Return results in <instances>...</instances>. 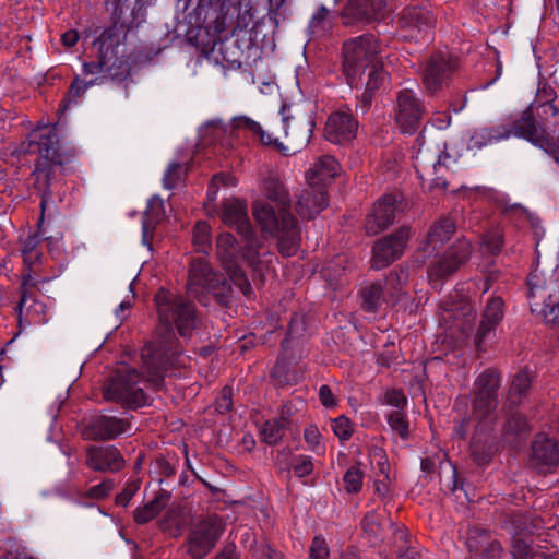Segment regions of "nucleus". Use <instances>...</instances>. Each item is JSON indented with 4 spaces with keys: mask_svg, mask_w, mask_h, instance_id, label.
I'll use <instances>...</instances> for the list:
<instances>
[{
    "mask_svg": "<svg viewBox=\"0 0 559 559\" xmlns=\"http://www.w3.org/2000/svg\"><path fill=\"white\" fill-rule=\"evenodd\" d=\"M223 531V521L217 515H209L198 521L188 537L190 556L195 559L204 558L214 548Z\"/></svg>",
    "mask_w": 559,
    "mask_h": 559,
    "instance_id": "nucleus-9",
    "label": "nucleus"
},
{
    "mask_svg": "<svg viewBox=\"0 0 559 559\" xmlns=\"http://www.w3.org/2000/svg\"><path fill=\"white\" fill-rule=\"evenodd\" d=\"M61 40L66 47H72L79 40V33L75 29H70L61 36Z\"/></svg>",
    "mask_w": 559,
    "mask_h": 559,
    "instance_id": "nucleus-61",
    "label": "nucleus"
},
{
    "mask_svg": "<svg viewBox=\"0 0 559 559\" xmlns=\"http://www.w3.org/2000/svg\"><path fill=\"white\" fill-rule=\"evenodd\" d=\"M451 159L444 143L441 146H421L415 156L414 167L423 185L427 183L429 188H445L444 175Z\"/></svg>",
    "mask_w": 559,
    "mask_h": 559,
    "instance_id": "nucleus-6",
    "label": "nucleus"
},
{
    "mask_svg": "<svg viewBox=\"0 0 559 559\" xmlns=\"http://www.w3.org/2000/svg\"><path fill=\"white\" fill-rule=\"evenodd\" d=\"M310 559H329L330 549L328 547L326 540L322 536H316L312 539L310 549H309Z\"/></svg>",
    "mask_w": 559,
    "mask_h": 559,
    "instance_id": "nucleus-49",
    "label": "nucleus"
},
{
    "mask_svg": "<svg viewBox=\"0 0 559 559\" xmlns=\"http://www.w3.org/2000/svg\"><path fill=\"white\" fill-rule=\"evenodd\" d=\"M471 253V245L466 240H459L441 258L432 261L428 269L431 282L443 278L455 272L467 260Z\"/></svg>",
    "mask_w": 559,
    "mask_h": 559,
    "instance_id": "nucleus-17",
    "label": "nucleus"
},
{
    "mask_svg": "<svg viewBox=\"0 0 559 559\" xmlns=\"http://www.w3.org/2000/svg\"><path fill=\"white\" fill-rule=\"evenodd\" d=\"M231 408V390L224 388L216 400V411L225 413Z\"/></svg>",
    "mask_w": 559,
    "mask_h": 559,
    "instance_id": "nucleus-55",
    "label": "nucleus"
},
{
    "mask_svg": "<svg viewBox=\"0 0 559 559\" xmlns=\"http://www.w3.org/2000/svg\"><path fill=\"white\" fill-rule=\"evenodd\" d=\"M183 174L182 166L178 163H171L167 168L164 178L163 185L165 189H173L177 182L181 179Z\"/></svg>",
    "mask_w": 559,
    "mask_h": 559,
    "instance_id": "nucleus-50",
    "label": "nucleus"
},
{
    "mask_svg": "<svg viewBox=\"0 0 559 559\" xmlns=\"http://www.w3.org/2000/svg\"><path fill=\"white\" fill-rule=\"evenodd\" d=\"M235 243L236 241L233 235L222 233L216 241L217 257L233 283L237 285L245 295L249 296L251 294V286L238 264L240 253Z\"/></svg>",
    "mask_w": 559,
    "mask_h": 559,
    "instance_id": "nucleus-12",
    "label": "nucleus"
},
{
    "mask_svg": "<svg viewBox=\"0 0 559 559\" xmlns=\"http://www.w3.org/2000/svg\"><path fill=\"white\" fill-rule=\"evenodd\" d=\"M98 78H95V79H91V80H81L80 78H76L71 87H70V91H69V95L68 97L64 99L66 104H64V108L66 109L68 107V105L71 103V102H76V99L84 94V92L97 84L98 82Z\"/></svg>",
    "mask_w": 559,
    "mask_h": 559,
    "instance_id": "nucleus-41",
    "label": "nucleus"
},
{
    "mask_svg": "<svg viewBox=\"0 0 559 559\" xmlns=\"http://www.w3.org/2000/svg\"><path fill=\"white\" fill-rule=\"evenodd\" d=\"M221 218L225 225L236 228L242 236L247 250L241 257L253 264L257 257V241L252 238L246 204L239 200H227L223 205Z\"/></svg>",
    "mask_w": 559,
    "mask_h": 559,
    "instance_id": "nucleus-10",
    "label": "nucleus"
},
{
    "mask_svg": "<svg viewBox=\"0 0 559 559\" xmlns=\"http://www.w3.org/2000/svg\"><path fill=\"white\" fill-rule=\"evenodd\" d=\"M452 70L453 64L450 58L441 53L432 56L427 62L423 76L426 90L433 93L441 88Z\"/></svg>",
    "mask_w": 559,
    "mask_h": 559,
    "instance_id": "nucleus-25",
    "label": "nucleus"
},
{
    "mask_svg": "<svg viewBox=\"0 0 559 559\" xmlns=\"http://www.w3.org/2000/svg\"><path fill=\"white\" fill-rule=\"evenodd\" d=\"M122 39H124V35L119 33L116 28L105 31L94 43L98 46L99 61L97 63H83L82 74L88 76L104 73L106 69H108L110 61L118 57V48Z\"/></svg>",
    "mask_w": 559,
    "mask_h": 559,
    "instance_id": "nucleus-15",
    "label": "nucleus"
},
{
    "mask_svg": "<svg viewBox=\"0 0 559 559\" xmlns=\"http://www.w3.org/2000/svg\"><path fill=\"white\" fill-rule=\"evenodd\" d=\"M536 123L531 111L526 110L519 119L493 127L475 128L467 141L468 150H481L487 145L510 139L511 136L536 141Z\"/></svg>",
    "mask_w": 559,
    "mask_h": 559,
    "instance_id": "nucleus-4",
    "label": "nucleus"
},
{
    "mask_svg": "<svg viewBox=\"0 0 559 559\" xmlns=\"http://www.w3.org/2000/svg\"><path fill=\"white\" fill-rule=\"evenodd\" d=\"M531 309L551 328H559V253L550 271L534 269L527 277Z\"/></svg>",
    "mask_w": 559,
    "mask_h": 559,
    "instance_id": "nucleus-1",
    "label": "nucleus"
},
{
    "mask_svg": "<svg viewBox=\"0 0 559 559\" xmlns=\"http://www.w3.org/2000/svg\"><path fill=\"white\" fill-rule=\"evenodd\" d=\"M140 382L141 377L135 369L119 371L105 388L104 397L132 407L142 406L146 400Z\"/></svg>",
    "mask_w": 559,
    "mask_h": 559,
    "instance_id": "nucleus-7",
    "label": "nucleus"
},
{
    "mask_svg": "<svg viewBox=\"0 0 559 559\" xmlns=\"http://www.w3.org/2000/svg\"><path fill=\"white\" fill-rule=\"evenodd\" d=\"M404 548V544L399 549V559H421L420 554L413 547Z\"/></svg>",
    "mask_w": 559,
    "mask_h": 559,
    "instance_id": "nucleus-60",
    "label": "nucleus"
},
{
    "mask_svg": "<svg viewBox=\"0 0 559 559\" xmlns=\"http://www.w3.org/2000/svg\"><path fill=\"white\" fill-rule=\"evenodd\" d=\"M155 305L159 321L167 329L175 326L181 336H188L194 328L193 306L182 296L160 288L155 295Z\"/></svg>",
    "mask_w": 559,
    "mask_h": 559,
    "instance_id": "nucleus-5",
    "label": "nucleus"
},
{
    "mask_svg": "<svg viewBox=\"0 0 559 559\" xmlns=\"http://www.w3.org/2000/svg\"><path fill=\"white\" fill-rule=\"evenodd\" d=\"M112 489L114 483L109 479H106L98 485L92 486L86 491V497L91 499H103L107 497Z\"/></svg>",
    "mask_w": 559,
    "mask_h": 559,
    "instance_id": "nucleus-53",
    "label": "nucleus"
},
{
    "mask_svg": "<svg viewBox=\"0 0 559 559\" xmlns=\"http://www.w3.org/2000/svg\"><path fill=\"white\" fill-rule=\"evenodd\" d=\"M531 385V377L527 371L519 372L513 379L510 388L512 395H522L525 393Z\"/></svg>",
    "mask_w": 559,
    "mask_h": 559,
    "instance_id": "nucleus-51",
    "label": "nucleus"
},
{
    "mask_svg": "<svg viewBox=\"0 0 559 559\" xmlns=\"http://www.w3.org/2000/svg\"><path fill=\"white\" fill-rule=\"evenodd\" d=\"M527 428V423L524 417L521 415H514L510 419H508L506 429L508 431H513L515 433L525 430Z\"/></svg>",
    "mask_w": 559,
    "mask_h": 559,
    "instance_id": "nucleus-57",
    "label": "nucleus"
},
{
    "mask_svg": "<svg viewBox=\"0 0 559 559\" xmlns=\"http://www.w3.org/2000/svg\"><path fill=\"white\" fill-rule=\"evenodd\" d=\"M388 78V72L383 69L382 59L366 67V72L362 75V79L358 81V84L364 83L365 86L364 92L358 97V109L362 112L369 109L374 92L385 85Z\"/></svg>",
    "mask_w": 559,
    "mask_h": 559,
    "instance_id": "nucleus-20",
    "label": "nucleus"
},
{
    "mask_svg": "<svg viewBox=\"0 0 559 559\" xmlns=\"http://www.w3.org/2000/svg\"><path fill=\"white\" fill-rule=\"evenodd\" d=\"M139 486L136 484L128 485L121 493L116 497V503L122 507L128 506L134 493L136 492Z\"/></svg>",
    "mask_w": 559,
    "mask_h": 559,
    "instance_id": "nucleus-56",
    "label": "nucleus"
},
{
    "mask_svg": "<svg viewBox=\"0 0 559 559\" xmlns=\"http://www.w3.org/2000/svg\"><path fill=\"white\" fill-rule=\"evenodd\" d=\"M86 465L98 472H118L124 466V460L114 447L90 448Z\"/></svg>",
    "mask_w": 559,
    "mask_h": 559,
    "instance_id": "nucleus-26",
    "label": "nucleus"
},
{
    "mask_svg": "<svg viewBox=\"0 0 559 559\" xmlns=\"http://www.w3.org/2000/svg\"><path fill=\"white\" fill-rule=\"evenodd\" d=\"M206 126L217 127L224 132H227L229 129L248 131L252 135L257 136L262 144H273V136L267 131L263 130L259 122L248 116L234 117L229 124L224 123L222 119H213L209 121Z\"/></svg>",
    "mask_w": 559,
    "mask_h": 559,
    "instance_id": "nucleus-28",
    "label": "nucleus"
},
{
    "mask_svg": "<svg viewBox=\"0 0 559 559\" xmlns=\"http://www.w3.org/2000/svg\"><path fill=\"white\" fill-rule=\"evenodd\" d=\"M357 129L358 122L349 112L336 111L328 118L324 134L328 141L340 144L353 140Z\"/></svg>",
    "mask_w": 559,
    "mask_h": 559,
    "instance_id": "nucleus-21",
    "label": "nucleus"
},
{
    "mask_svg": "<svg viewBox=\"0 0 559 559\" xmlns=\"http://www.w3.org/2000/svg\"><path fill=\"white\" fill-rule=\"evenodd\" d=\"M219 185L234 187V186H236V178L234 176H231V175H228V174L215 175L212 178V181H211V183L209 186V195L212 199H215L216 192H217V189H218Z\"/></svg>",
    "mask_w": 559,
    "mask_h": 559,
    "instance_id": "nucleus-52",
    "label": "nucleus"
},
{
    "mask_svg": "<svg viewBox=\"0 0 559 559\" xmlns=\"http://www.w3.org/2000/svg\"><path fill=\"white\" fill-rule=\"evenodd\" d=\"M4 559H33L24 550L10 551Z\"/></svg>",
    "mask_w": 559,
    "mask_h": 559,
    "instance_id": "nucleus-64",
    "label": "nucleus"
},
{
    "mask_svg": "<svg viewBox=\"0 0 559 559\" xmlns=\"http://www.w3.org/2000/svg\"><path fill=\"white\" fill-rule=\"evenodd\" d=\"M500 378L497 372L487 370L478 376L475 381V397L473 420L490 423L493 419V411L497 406Z\"/></svg>",
    "mask_w": 559,
    "mask_h": 559,
    "instance_id": "nucleus-8",
    "label": "nucleus"
},
{
    "mask_svg": "<svg viewBox=\"0 0 559 559\" xmlns=\"http://www.w3.org/2000/svg\"><path fill=\"white\" fill-rule=\"evenodd\" d=\"M31 145L37 146V152L41 158L49 163H60L58 154V134L56 128H44L34 131Z\"/></svg>",
    "mask_w": 559,
    "mask_h": 559,
    "instance_id": "nucleus-29",
    "label": "nucleus"
},
{
    "mask_svg": "<svg viewBox=\"0 0 559 559\" xmlns=\"http://www.w3.org/2000/svg\"><path fill=\"white\" fill-rule=\"evenodd\" d=\"M386 12L385 0H352L344 9L345 23L355 21H380Z\"/></svg>",
    "mask_w": 559,
    "mask_h": 559,
    "instance_id": "nucleus-23",
    "label": "nucleus"
},
{
    "mask_svg": "<svg viewBox=\"0 0 559 559\" xmlns=\"http://www.w3.org/2000/svg\"><path fill=\"white\" fill-rule=\"evenodd\" d=\"M283 121L287 143L284 145L277 139L273 138V144L270 146L276 147L286 155L295 154L309 143L314 122L311 118H305L302 120L284 118Z\"/></svg>",
    "mask_w": 559,
    "mask_h": 559,
    "instance_id": "nucleus-13",
    "label": "nucleus"
},
{
    "mask_svg": "<svg viewBox=\"0 0 559 559\" xmlns=\"http://www.w3.org/2000/svg\"><path fill=\"white\" fill-rule=\"evenodd\" d=\"M536 141H530L534 145L543 148L547 154L551 155L559 165V142H555L548 138L545 130L536 126Z\"/></svg>",
    "mask_w": 559,
    "mask_h": 559,
    "instance_id": "nucleus-40",
    "label": "nucleus"
},
{
    "mask_svg": "<svg viewBox=\"0 0 559 559\" xmlns=\"http://www.w3.org/2000/svg\"><path fill=\"white\" fill-rule=\"evenodd\" d=\"M265 192L267 199L278 207V211L283 214V224L284 226H289V241L290 247H285V239L282 240L283 254L290 257L293 255L298 247L300 240V233L298 228V223L295 217L288 212L289 199L287 191L284 186L275 179H270L265 183Z\"/></svg>",
    "mask_w": 559,
    "mask_h": 559,
    "instance_id": "nucleus-11",
    "label": "nucleus"
},
{
    "mask_svg": "<svg viewBox=\"0 0 559 559\" xmlns=\"http://www.w3.org/2000/svg\"><path fill=\"white\" fill-rule=\"evenodd\" d=\"M287 420L285 418H278L265 421L260 430L263 441L267 444L277 443L284 436Z\"/></svg>",
    "mask_w": 559,
    "mask_h": 559,
    "instance_id": "nucleus-37",
    "label": "nucleus"
},
{
    "mask_svg": "<svg viewBox=\"0 0 559 559\" xmlns=\"http://www.w3.org/2000/svg\"><path fill=\"white\" fill-rule=\"evenodd\" d=\"M290 468L297 477H305L312 473L313 463L310 456L298 455L292 460Z\"/></svg>",
    "mask_w": 559,
    "mask_h": 559,
    "instance_id": "nucleus-46",
    "label": "nucleus"
},
{
    "mask_svg": "<svg viewBox=\"0 0 559 559\" xmlns=\"http://www.w3.org/2000/svg\"><path fill=\"white\" fill-rule=\"evenodd\" d=\"M309 29L313 36L321 37L329 34L332 29V22L329 17V11L321 7L312 16Z\"/></svg>",
    "mask_w": 559,
    "mask_h": 559,
    "instance_id": "nucleus-38",
    "label": "nucleus"
},
{
    "mask_svg": "<svg viewBox=\"0 0 559 559\" xmlns=\"http://www.w3.org/2000/svg\"><path fill=\"white\" fill-rule=\"evenodd\" d=\"M216 280L215 274L209 263L203 259H197L192 262L190 267V276L188 282V289L191 294H199V289H212L215 287Z\"/></svg>",
    "mask_w": 559,
    "mask_h": 559,
    "instance_id": "nucleus-31",
    "label": "nucleus"
},
{
    "mask_svg": "<svg viewBox=\"0 0 559 559\" xmlns=\"http://www.w3.org/2000/svg\"><path fill=\"white\" fill-rule=\"evenodd\" d=\"M408 237V228H401L395 234L379 240L372 249V267L380 270L399 259Z\"/></svg>",
    "mask_w": 559,
    "mask_h": 559,
    "instance_id": "nucleus-18",
    "label": "nucleus"
},
{
    "mask_svg": "<svg viewBox=\"0 0 559 559\" xmlns=\"http://www.w3.org/2000/svg\"><path fill=\"white\" fill-rule=\"evenodd\" d=\"M503 301L501 298H492L486 306L484 317L477 333V342L480 343L503 317Z\"/></svg>",
    "mask_w": 559,
    "mask_h": 559,
    "instance_id": "nucleus-33",
    "label": "nucleus"
},
{
    "mask_svg": "<svg viewBox=\"0 0 559 559\" xmlns=\"http://www.w3.org/2000/svg\"><path fill=\"white\" fill-rule=\"evenodd\" d=\"M142 359L146 368L147 381L158 385L163 378L164 367L162 362L156 360L153 345H147L143 348Z\"/></svg>",
    "mask_w": 559,
    "mask_h": 559,
    "instance_id": "nucleus-35",
    "label": "nucleus"
},
{
    "mask_svg": "<svg viewBox=\"0 0 559 559\" xmlns=\"http://www.w3.org/2000/svg\"><path fill=\"white\" fill-rule=\"evenodd\" d=\"M165 217V205L163 199L157 195L152 197L147 202V207L142 221V241L148 245V237L152 235L155 226Z\"/></svg>",
    "mask_w": 559,
    "mask_h": 559,
    "instance_id": "nucleus-32",
    "label": "nucleus"
},
{
    "mask_svg": "<svg viewBox=\"0 0 559 559\" xmlns=\"http://www.w3.org/2000/svg\"><path fill=\"white\" fill-rule=\"evenodd\" d=\"M424 114L423 106L416 94L411 90L399 93L395 107V122L401 132L414 133Z\"/></svg>",
    "mask_w": 559,
    "mask_h": 559,
    "instance_id": "nucleus-14",
    "label": "nucleus"
},
{
    "mask_svg": "<svg viewBox=\"0 0 559 559\" xmlns=\"http://www.w3.org/2000/svg\"><path fill=\"white\" fill-rule=\"evenodd\" d=\"M433 24L431 12L425 8L407 7L399 17L401 36L409 40H418Z\"/></svg>",
    "mask_w": 559,
    "mask_h": 559,
    "instance_id": "nucleus-19",
    "label": "nucleus"
},
{
    "mask_svg": "<svg viewBox=\"0 0 559 559\" xmlns=\"http://www.w3.org/2000/svg\"><path fill=\"white\" fill-rule=\"evenodd\" d=\"M128 428L129 423L126 419L116 416L100 415L88 424L85 436L100 440L114 439L126 432Z\"/></svg>",
    "mask_w": 559,
    "mask_h": 559,
    "instance_id": "nucleus-27",
    "label": "nucleus"
},
{
    "mask_svg": "<svg viewBox=\"0 0 559 559\" xmlns=\"http://www.w3.org/2000/svg\"><path fill=\"white\" fill-rule=\"evenodd\" d=\"M452 121L451 115L445 114L443 117H438L432 120V124L439 129L444 130L450 127Z\"/></svg>",
    "mask_w": 559,
    "mask_h": 559,
    "instance_id": "nucleus-62",
    "label": "nucleus"
},
{
    "mask_svg": "<svg viewBox=\"0 0 559 559\" xmlns=\"http://www.w3.org/2000/svg\"><path fill=\"white\" fill-rule=\"evenodd\" d=\"M253 215L262 230L278 238V247L283 253L282 240L285 239V247H290L289 226H284L283 214L276 205L267 202H257L253 207Z\"/></svg>",
    "mask_w": 559,
    "mask_h": 559,
    "instance_id": "nucleus-16",
    "label": "nucleus"
},
{
    "mask_svg": "<svg viewBox=\"0 0 559 559\" xmlns=\"http://www.w3.org/2000/svg\"><path fill=\"white\" fill-rule=\"evenodd\" d=\"M388 423L392 430L399 433L402 439H406L408 435V425L404 414L396 409L388 415Z\"/></svg>",
    "mask_w": 559,
    "mask_h": 559,
    "instance_id": "nucleus-45",
    "label": "nucleus"
},
{
    "mask_svg": "<svg viewBox=\"0 0 559 559\" xmlns=\"http://www.w3.org/2000/svg\"><path fill=\"white\" fill-rule=\"evenodd\" d=\"M481 248L491 255L499 253L502 248L501 231L498 228L488 231L483 238Z\"/></svg>",
    "mask_w": 559,
    "mask_h": 559,
    "instance_id": "nucleus-43",
    "label": "nucleus"
},
{
    "mask_svg": "<svg viewBox=\"0 0 559 559\" xmlns=\"http://www.w3.org/2000/svg\"><path fill=\"white\" fill-rule=\"evenodd\" d=\"M532 465L545 473L559 464V443L546 436H538L532 445Z\"/></svg>",
    "mask_w": 559,
    "mask_h": 559,
    "instance_id": "nucleus-24",
    "label": "nucleus"
},
{
    "mask_svg": "<svg viewBox=\"0 0 559 559\" xmlns=\"http://www.w3.org/2000/svg\"><path fill=\"white\" fill-rule=\"evenodd\" d=\"M340 173L338 162L331 155L319 157L306 173V181L310 189H318L313 195V205L309 200L313 191L300 194L297 202V212L300 216L312 218L328 206L326 187Z\"/></svg>",
    "mask_w": 559,
    "mask_h": 559,
    "instance_id": "nucleus-2",
    "label": "nucleus"
},
{
    "mask_svg": "<svg viewBox=\"0 0 559 559\" xmlns=\"http://www.w3.org/2000/svg\"><path fill=\"white\" fill-rule=\"evenodd\" d=\"M454 233V223L450 218H442L433 224L428 233L426 240L420 246V251L425 257L437 252Z\"/></svg>",
    "mask_w": 559,
    "mask_h": 559,
    "instance_id": "nucleus-30",
    "label": "nucleus"
},
{
    "mask_svg": "<svg viewBox=\"0 0 559 559\" xmlns=\"http://www.w3.org/2000/svg\"><path fill=\"white\" fill-rule=\"evenodd\" d=\"M319 397L321 403L329 408L336 406V400L334 394L329 385H322L319 389Z\"/></svg>",
    "mask_w": 559,
    "mask_h": 559,
    "instance_id": "nucleus-58",
    "label": "nucleus"
},
{
    "mask_svg": "<svg viewBox=\"0 0 559 559\" xmlns=\"http://www.w3.org/2000/svg\"><path fill=\"white\" fill-rule=\"evenodd\" d=\"M168 500L169 495L166 491L158 492L153 500L134 511L135 522L139 524L150 522L162 512Z\"/></svg>",
    "mask_w": 559,
    "mask_h": 559,
    "instance_id": "nucleus-34",
    "label": "nucleus"
},
{
    "mask_svg": "<svg viewBox=\"0 0 559 559\" xmlns=\"http://www.w3.org/2000/svg\"><path fill=\"white\" fill-rule=\"evenodd\" d=\"M193 245L200 252H206L211 247V227L206 222H198L193 229Z\"/></svg>",
    "mask_w": 559,
    "mask_h": 559,
    "instance_id": "nucleus-39",
    "label": "nucleus"
},
{
    "mask_svg": "<svg viewBox=\"0 0 559 559\" xmlns=\"http://www.w3.org/2000/svg\"><path fill=\"white\" fill-rule=\"evenodd\" d=\"M131 300H122L118 308L116 309V316L119 320H123L126 318L124 312L131 308Z\"/></svg>",
    "mask_w": 559,
    "mask_h": 559,
    "instance_id": "nucleus-63",
    "label": "nucleus"
},
{
    "mask_svg": "<svg viewBox=\"0 0 559 559\" xmlns=\"http://www.w3.org/2000/svg\"><path fill=\"white\" fill-rule=\"evenodd\" d=\"M383 46L372 34H364L343 45V72L350 86H358L366 67L382 59Z\"/></svg>",
    "mask_w": 559,
    "mask_h": 559,
    "instance_id": "nucleus-3",
    "label": "nucleus"
},
{
    "mask_svg": "<svg viewBox=\"0 0 559 559\" xmlns=\"http://www.w3.org/2000/svg\"><path fill=\"white\" fill-rule=\"evenodd\" d=\"M343 481L347 492H358L362 486V472L358 466H352L346 471Z\"/></svg>",
    "mask_w": 559,
    "mask_h": 559,
    "instance_id": "nucleus-42",
    "label": "nucleus"
},
{
    "mask_svg": "<svg viewBox=\"0 0 559 559\" xmlns=\"http://www.w3.org/2000/svg\"><path fill=\"white\" fill-rule=\"evenodd\" d=\"M364 528L367 533L377 536L380 531V525L373 515H368L364 520Z\"/></svg>",
    "mask_w": 559,
    "mask_h": 559,
    "instance_id": "nucleus-59",
    "label": "nucleus"
},
{
    "mask_svg": "<svg viewBox=\"0 0 559 559\" xmlns=\"http://www.w3.org/2000/svg\"><path fill=\"white\" fill-rule=\"evenodd\" d=\"M385 403L401 411L407 403L406 396L403 391L392 389L386 391L384 396Z\"/></svg>",
    "mask_w": 559,
    "mask_h": 559,
    "instance_id": "nucleus-54",
    "label": "nucleus"
},
{
    "mask_svg": "<svg viewBox=\"0 0 559 559\" xmlns=\"http://www.w3.org/2000/svg\"><path fill=\"white\" fill-rule=\"evenodd\" d=\"M396 199L392 195H384L379 199L366 218V231L377 235L393 224Z\"/></svg>",
    "mask_w": 559,
    "mask_h": 559,
    "instance_id": "nucleus-22",
    "label": "nucleus"
},
{
    "mask_svg": "<svg viewBox=\"0 0 559 559\" xmlns=\"http://www.w3.org/2000/svg\"><path fill=\"white\" fill-rule=\"evenodd\" d=\"M304 438L311 451L323 454L324 447L321 444L322 436L317 426H309L305 429Z\"/></svg>",
    "mask_w": 559,
    "mask_h": 559,
    "instance_id": "nucleus-48",
    "label": "nucleus"
},
{
    "mask_svg": "<svg viewBox=\"0 0 559 559\" xmlns=\"http://www.w3.org/2000/svg\"><path fill=\"white\" fill-rule=\"evenodd\" d=\"M38 245H39V238L37 235H29L24 240L21 251H22L24 261L27 264H32L38 259V257H39V253L37 250Z\"/></svg>",
    "mask_w": 559,
    "mask_h": 559,
    "instance_id": "nucleus-44",
    "label": "nucleus"
},
{
    "mask_svg": "<svg viewBox=\"0 0 559 559\" xmlns=\"http://www.w3.org/2000/svg\"><path fill=\"white\" fill-rule=\"evenodd\" d=\"M332 430L341 440H348L353 435V425L345 416H340L332 420Z\"/></svg>",
    "mask_w": 559,
    "mask_h": 559,
    "instance_id": "nucleus-47",
    "label": "nucleus"
},
{
    "mask_svg": "<svg viewBox=\"0 0 559 559\" xmlns=\"http://www.w3.org/2000/svg\"><path fill=\"white\" fill-rule=\"evenodd\" d=\"M361 307L370 312L376 311L384 301L381 284L366 286L360 293Z\"/></svg>",
    "mask_w": 559,
    "mask_h": 559,
    "instance_id": "nucleus-36",
    "label": "nucleus"
}]
</instances>
